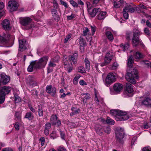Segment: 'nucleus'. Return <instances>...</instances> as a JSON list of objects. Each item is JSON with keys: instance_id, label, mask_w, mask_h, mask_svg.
<instances>
[{"instance_id": "nucleus-46", "label": "nucleus", "mask_w": 151, "mask_h": 151, "mask_svg": "<svg viewBox=\"0 0 151 151\" xmlns=\"http://www.w3.org/2000/svg\"><path fill=\"white\" fill-rule=\"evenodd\" d=\"M90 33V31L87 27H85V29L83 31V35L86 36L87 34H89Z\"/></svg>"}, {"instance_id": "nucleus-6", "label": "nucleus", "mask_w": 151, "mask_h": 151, "mask_svg": "<svg viewBox=\"0 0 151 151\" xmlns=\"http://www.w3.org/2000/svg\"><path fill=\"white\" fill-rule=\"evenodd\" d=\"M86 4L88 8V12L89 14L92 17H95L97 14L101 11V9L97 7L91 9L92 5L89 2H87Z\"/></svg>"}, {"instance_id": "nucleus-12", "label": "nucleus", "mask_w": 151, "mask_h": 151, "mask_svg": "<svg viewBox=\"0 0 151 151\" xmlns=\"http://www.w3.org/2000/svg\"><path fill=\"white\" fill-rule=\"evenodd\" d=\"M46 91L48 93L54 96L56 93V88L55 87L52 86L51 85H47L46 87Z\"/></svg>"}, {"instance_id": "nucleus-31", "label": "nucleus", "mask_w": 151, "mask_h": 151, "mask_svg": "<svg viewBox=\"0 0 151 151\" xmlns=\"http://www.w3.org/2000/svg\"><path fill=\"white\" fill-rule=\"evenodd\" d=\"M120 47L124 51L127 50L129 47V45L128 43L121 44Z\"/></svg>"}, {"instance_id": "nucleus-4", "label": "nucleus", "mask_w": 151, "mask_h": 151, "mask_svg": "<svg viewBox=\"0 0 151 151\" xmlns=\"http://www.w3.org/2000/svg\"><path fill=\"white\" fill-rule=\"evenodd\" d=\"M116 138L117 142L122 144L125 134L124 129L122 128H117L115 132Z\"/></svg>"}, {"instance_id": "nucleus-26", "label": "nucleus", "mask_w": 151, "mask_h": 151, "mask_svg": "<svg viewBox=\"0 0 151 151\" xmlns=\"http://www.w3.org/2000/svg\"><path fill=\"white\" fill-rule=\"evenodd\" d=\"M142 104L147 106H150L151 105V99L149 97L146 98L142 102Z\"/></svg>"}, {"instance_id": "nucleus-48", "label": "nucleus", "mask_w": 151, "mask_h": 151, "mask_svg": "<svg viewBox=\"0 0 151 151\" xmlns=\"http://www.w3.org/2000/svg\"><path fill=\"white\" fill-rule=\"evenodd\" d=\"M132 35V32L131 31H127L126 33V39L128 40H130V36Z\"/></svg>"}, {"instance_id": "nucleus-56", "label": "nucleus", "mask_w": 151, "mask_h": 151, "mask_svg": "<svg viewBox=\"0 0 151 151\" xmlns=\"http://www.w3.org/2000/svg\"><path fill=\"white\" fill-rule=\"evenodd\" d=\"M14 127L17 130H18L19 129V123L18 122H15L14 125Z\"/></svg>"}, {"instance_id": "nucleus-58", "label": "nucleus", "mask_w": 151, "mask_h": 151, "mask_svg": "<svg viewBox=\"0 0 151 151\" xmlns=\"http://www.w3.org/2000/svg\"><path fill=\"white\" fill-rule=\"evenodd\" d=\"M51 127V125L50 123H47L45 126V129H49Z\"/></svg>"}, {"instance_id": "nucleus-16", "label": "nucleus", "mask_w": 151, "mask_h": 151, "mask_svg": "<svg viewBox=\"0 0 151 151\" xmlns=\"http://www.w3.org/2000/svg\"><path fill=\"white\" fill-rule=\"evenodd\" d=\"M133 91V88L132 85L129 83H127L125 88L124 95L132 93Z\"/></svg>"}, {"instance_id": "nucleus-27", "label": "nucleus", "mask_w": 151, "mask_h": 151, "mask_svg": "<svg viewBox=\"0 0 151 151\" xmlns=\"http://www.w3.org/2000/svg\"><path fill=\"white\" fill-rule=\"evenodd\" d=\"M34 118L33 114L30 111L27 112L24 116V118L27 119L29 120H32Z\"/></svg>"}, {"instance_id": "nucleus-50", "label": "nucleus", "mask_w": 151, "mask_h": 151, "mask_svg": "<svg viewBox=\"0 0 151 151\" xmlns=\"http://www.w3.org/2000/svg\"><path fill=\"white\" fill-rule=\"evenodd\" d=\"M50 137L53 139H54L57 136L56 132L55 131H53L50 134Z\"/></svg>"}, {"instance_id": "nucleus-38", "label": "nucleus", "mask_w": 151, "mask_h": 151, "mask_svg": "<svg viewBox=\"0 0 151 151\" xmlns=\"http://www.w3.org/2000/svg\"><path fill=\"white\" fill-rule=\"evenodd\" d=\"M119 66V64L116 62H115L113 63L111 66V69L112 70H116L118 68Z\"/></svg>"}, {"instance_id": "nucleus-34", "label": "nucleus", "mask_w": 151, "mask_h": 151, "mask_svg": "<svg viewBox=\"0 0 151 151\" xmlns=\"http://www.w3.org/2000/svg\"><path fill=\"white\" fill-rule=\"evenodd\" d=\"M48 65V67L47 68L48 72V73H50L52 71V69H50V68L55 67L56 66V65L53 62L50 61Z\"/></svg>"}, {"instance_id": "nucleus-14", "label": "nucleus", "mask_w": 151, "mask_h": 151, "mask_svg": "<svg viewBox=\"0 0 151 151\" xmlns=\"http://www.w3.org/2000/svg\"><path fill=\"white\" fill-rule=\"evenodd\" d=\"M69 61L64 59L63 63H64V68L69 73L71 72L73 70V66L71 63H69Z\"/></svg>"}, {"instance_id": "nucleus-9", "label": "nucleus", "mask_w": 151, "mask_h": 151, "mask_svg": "<svg viewBox=\"0 0 151 151\" xmlns=\"http://www.w3.org/2000/svg\"><path fill=\"white\" fill-rule=\"evenodd\" d=\"M8 6L10 11L12 12L17 10L18 7V4L15 0H11L9 1Z\"/></svg>"}, {"instance_id": "nucleus-54", "label": "nucleus", "mask_w": 151, "mask_h": 151, "mask_svg": "<svg viewBox=\"0 0 151 151\" xmlns=\"http://www.w3.org/2000/svg\"><path fill=\"white\" fill-rule=\"evenodd\" d=\"M57 151H67L63 147L60 146L57 149Z\"/></svg>"}, {"instance_id": "nucleus-63", "label": "nucleus", "mask_w": 151, "mask_h": 151, "mask_svg": "<svg viewBox=\"0 0 151 151\" xmlns=\"http://www.w3.org/2000/svg\"><path fill=\"white\" fill-rule=\"evenodd\" d=\"M149 125H148V123L147 122H145L144 123L143 128L145 129H147L149 128Z\"/></svg>"}, {"instance_id": "nucleus-25", "label": "nucleus", "mask_w": 151, "mask_h": 151, "mask_svg": "<svg viewBox=\"0 0 151 151\" xmlns=\"http://www.w3.org/2000/svg\"><path fill=\"white\" fill-rule=\"evenodd\" d=\"M106 12L103 11H100L99 12L98 15V19L99 20L103 19L106 17Z\"/></svg>"}, {"instance_id": "nucleus-2", "label": "nucleus", "mask_w": 151, "mask_h": 151, "mask_svg": "<svg viewBox=\"0 0 151 151\" xmlns=\"http://www.w3.org/2000/svg\"><path fill=\"white\" fill-rule=\"evenodd\" d=\"M111 115L115 117V119L117 121H123L128 119L129 116L126 112L116 110H112L110 111Z\"/></svg>"}, {"instance_id": "nucleus-1", "label": "nucleus", "mask_w": 151, "mask_h": 151, "mask_svg": "<svg viewBox=\"0 0 151 151\" xmlns=\"http://www.w3.org/2000/svg\"><path fill=\"white\" fill-rule=\"evenodd\" d=\"M48 58L47 56H44L40 58L38 60L32 61L27 68V70L29 72H31L33 71L34 69H39L45 67Z\"/></svg>"}, {"instance_id": "nucleus-20", "label": "nucleus", "mask_w": 151, "mask_h": 151, "mask_svg": "<svg viewBox=\"0 0 151 151\" xmlns=\"http://www.w3.org/2000/svg\"><path fill=\"white\" fill-rule=\"evenodd\" d=\"M95 96L94 100L97 104H99V102L101 103L103 102V99L100 96L99 93L95 91Z\"/></svg>"}, {"instance_id": "nucleus-32", "label": "nucleus", "mask_w": 151, "mask_h": 151, "mask_svg": "<svg viewBox=\"0 0 151 151\" xmlns=\"http://www.w3.org/2000/svg\"><path fill=\"white\" fill-rule=\"evenodd\" d=\"M133 37H139V36L141 35V32L136 29H134L133 30Z\"/></svg>"}, {"instance_id": "nucleus-15", "label": "nucleus", "mask_w": 151, "mask_h": 151, "mask_svg": "<svg viewBox=\"0 0 151 151\" xmlns=\"http://www.w3.org/2000/svg\"><path fill=\"white\" fill-rule=\"evenodd\" d=\"M0 77L1 83H2L4 84L5 85L7 83L10 81V77L6 75L4 73L0 74Z\"/></svg>"}, {"instance_id": "nucleus-33", "label": "nucleus", "mask_w": 151, "mask_h": 151, "mask_svg": "<svg viewBox=\"0 0 151 151\" xmlns=\"http://www.w3.org/2000/svg\"><path fill=\"white\" fill-rule=\"evenodd\" d=\"M133 57L132 55L129 56L128 59L127 65L128 67L131 68L132 66L133 61L132 60Z\"/></svg>"}, {"instance_id": "nucleus-28", "label": "nucleus", "mask_w": 151, "mask_h": 151, "mask_svg": "<svg viewBox=\"0 0 151 151\" xmlns=\"http://www.w3.org/2000/svg\"><path fill=\"white\" fill-rule=\"evenodd\" d=\"M27 83H29L30 85H33L35 84V82L34 81V78L31 76H28L27 78Z\"/></svg>"}, {"instance_id": "nucleus-59", "label": "nucleus", "mask_w": 151, "mask_h": 151, "mask_svg": "<svg viewBox=\"0 0 151 151\" xmlns=\"http://www.w3.org/2000/svg\"><path fill=\"white\" fill-rule=\"evenodd\" d=\"M40 141L41 142V145L42 146H43L45 141V138L44 137H42L40 138Z\"/></svg>"}, {"instance_id": "nucleus-23", "label": "nucleus", "mask_w": 151, "mask_h": 151, "mask_svg": "<svg viewBox=\"0 0 151 151\" xmlns=\"http://www.w3.org/2000/svg\"><path fill=\"white\" fill-rule=\"evenodd\" d=\"M122 85L118 83H115L114 86V90L117 92L120 91L122 89Z\"/></svg>"}, {"instance_id": "nucleus-29", "label": "nucleus", "mask_w": 151, "mask_h": 151, "mask_svg": "<svg viewBox=\"0 0 151 151\" xmlns=\"http://www.w3.org/2000/svg\"><path fill=\"white\" fill-rule=\"evenodd\" d=\"M86 66V71H88L90 69V62L88 58H86L84 60Z\"/></svg>"}, {"instance_id": "nucleus-64", "label": "nucleus", "mask_w": 151, "mask_h": 151, "mask_svg": "<svg viewBox=\"0 0 151 151\" xmlns=\"http://www.w3.org/2000/svg\"><path fill=\"white\" fill-rule=\"evenodd\" d=\"M142 151H151V149L149 147H145L142 149Z\"/></svg>"}, {"instance_id": "nucleus-51", "label": "nucleus", "mask_w": 151, "mask_h": 151, "mask_svg": "<svg viewBox=\"0 0 151 151\" xmlns=\"http://www.w3.org/2000/svg\"><path fill=\"white\" fill-rule=\"evenodd\" d=\"M16 116V118H15V120H16V121H19L21 120V118L20 116L18 114V113L17 112L16 113L15 115Z\"/></svg>"}, {"instance_id": "nucleus-35", "label": "nucleus", "mask_w": 151, "mask_h": 151, "mask_svg": "<svg viewBox=\"0 0 151 151\" xmlns=\"http://www.w3.org/2000/svg\"><path fill=\"white\" fill-rule=\"evenodd\" d=\"M113 7L116 9L119 8L121 6V4L119 1H114Z\"/></svg>"}, {"instance_id": "nucleus-39", "label": "nucleus", "mask_w": 151, "mask_h": 151, "mask_svg": "<svg viewBox=\"0 0 151 151\" xmlns=\"http://www.w3.org/2000/svg\"><path fill=\"white\" fill-rule=\"evenodd\" d=\"M82 95H85V96L83 98V102H84L85 101L86 102V100L89 99L90 98V94L89 93H87L86 94L85 93H82L81 94Z\"/></svg>"}, {"instance_id": "nucleus-49", "label": "nucleus", "mask_w": 151, "mask_h": 151, "mask_svg": "<svg viewBox=\"0 0 151 151\" xmlns=\"http://www.w3.org/2000/svg\"><path fill=\"white\" fill-rule=\"evenodd\" d=\"M52 3L53 4V7H54L53 9H58L59 8L58 5L56 1L54 0Z\"/></svg>"}, {"instance_id": "nucleus-13", "label": "nucleus", "mask_w": 151, "mask_h": 151, "mask_svg": "<svg viewBox=\"0 0 151 151\" xmlns=\"http://www.w3.org/2000/svg\"><path fill=\"white\" fill-rule=\"evenodd\" d=\"M50 122L52 124L60 126L61 124V121L58 119V118L56 115H52L50 118Z\"/></svg>"}, {"instance_id": "nucleus-11", "label": "nucleus", "mask_w": 151, "mask_h": 151, "mask_svg": "<svg viewBox=\"0 0 151 151\" xmlns=\"http://www.w3.org/2000/svg\"><path fill=\"white\" fill-rule=\"evenodd\" d=\"M14 39V36L13 35L11 36L9 33L6 34L4 33L3 36L0 37V40L1 42L3 43H7L9 40H13Z\"/></svg>"}, {"instance_id": "nucleus-8", "label": "nucleus", "mask_w": 151, "mask_h": 151, "mask_svg": "<svg viewBox=\"0 0 151 151\" xmlns=\"http://www.w3.org/2000/svg\"><path fill=\"white\" fill-rule=\"evenodd\" d=\"M136 77V74H133L132 72L127 73L126 75L125 78L127 81L132 84H134L136 83V81L134 79Z\"/></svg>"}, {"instance_id": "nucleus-61", "label": "nucleus", "mask_w": 151, "mask_h": 151, "mask_svg": "<svg viewBox=\"0 0 151 151\" xmlns=\"http://www.w3.org/2000/svg\"><path fill=\"white\" fill-rule=\"evenodd\" d=\"M96 132L99 135H101L102 134V132L101 129H96Z\"/></svg>"}, {"instance_id": "nucleus-21", "label": "nucleus", "mask_w": 151, "mask_h": 151, "mask_svg": "<svg viewBox=\"0 0 151 151\" xmlns=\"http://www.w3.org/2000/svg\"><path fill=\"white\" fill-rule=\"evenodd\" d=\"M78 56L77 53H75L69 56V62L72 61L74 64H75L77 63V58Z\"/></svg>"}, {"instance_id": "nucleus-62", "label": "nucleus", "mask_w": 151, "mask_h": 151, "mask_svg": "<svg viewBox=\"0 0 151 151\" xmlns=\"http://www.w3.org/2000/svg\"><path fill=\"white\" fill-rule=\"evenodd\" d=\"M32 94L34 96V97L36 98L37 97V90H33L32 91Z\"/></svg>"}, {"instance_id": "nucleus-55", "label": "nucleus", "mask_w": 151, "mask_h": 151, "mask_svg": "<svg viewBox=\"0 0 151 151\" xmlns=\"http://www.w3.org/2000/svg\"><path fill=\"white\" fill-rule=\"evenodd\" d=\"M145 33L148 35H150V32L149 29L147 28H145L144 29Z\"/></svg>"}, {"instance_id": "nucleus-57", "label": "nucleus", "mask_w": 151, "mask_h": 151, "mask_svg": "<svg viewBox=\"0 0 151 151\" xmlns=\"http://www.w3.org/2000/svg\"><path fill=\"white\" fill-rule=\"evenodd\" d=\"M123 16L124 18L126 19H128L129 17V14L128 13V12L123 11Z\"/></svg>"}, {"instance_id": "nucleus-52", "label": "nucleus", "mask_w": 151, "mask_h": 151, "mask_svg": "<svg viewBox=\"0 0 151 151\" xmlns=\"http://www.w3.org/2000/svg\"><path fill=\"white\" fill-rule=\"evenodd\" d=\"M91 29L92 32V33L93 35L95 33L96 30V27L94 26H91Z\"/></svg>"}, {"instance_id": "nucleus-30", "label": "nucleus", "mask_w": 151, "mask_h": 151, "mask_svg": "<svg viewBox=\"0 0 151 151\" xmlns=\"http://www.w3.org/2000/svg\"><path fill=\"white\" fill-rule=\"evenodd\" d=\"M71 110L72 111V112L70 113V115L71 116L76 114L80 111V110L79 109L74 107H72L71 108Z\"/></svg>"}, {"instance_id": "nucleus-24", "label": "nucleus", "mask_w": 151, "mask_h": 151, "mask_svg": "<svg viewBox=\"0 0 151 151\" xmlns=\"http://www.w3.org/2000/svg\"><path fill=\"white\" fill-rule=\"evenodd\" d=\"M113 56L110 54L109 53H108L106 55V57L104 58V61L106 63L108 64L111 61L113 58Z\"/></svg>"}, {"instance_id": "nucleus-7", "label": "nucleus", "mask_w": 151, "mask_h": 151, "mask_svg": "<svg viewBox=\"0 0 151 151\" xmlns=\"http://www.w3.org/2000/svg\"><path fill=\"white\" fill-rule=\"evenodd\" d=\"M116 78V74L114 72H112L109 73L106 78L105 85L109 86L115 81Z\"/></svg>"}, {"instance_id": "nucleus-3", "label": "nucleus", "mask_w": 151, "mask_h": 151, "mask_svg": "<svg viewBox=\"0 0 151 151\" xmlns=\"http://www.w3.org/2000/svg\"><path fill=\"white\" fill-rule=\"evenodd\" d=\"M11 90V88L9 86H4L0 88V104L4 103L6 95L9 93Z\"/></svg>"}, {"instance_id": "nucleus-43", "label": "nucleus", "mask_w": 151, "mask_h": 151, "mask_svg": "<svg viewBox=\"0 0 151 151\" xmlns=\"http://www.w3.org/2000/svg\"><path fill=\"white\" fill-rule=\"evenodd\" d=\"M69 2L74 7H77L78 6V4L73 0H70Z\"/></svg>"}, {"instance_id": "nucleus-42", "label": "nucleus", "mask_w": 151, "mask_h": 151, "mask_svg": "<svg viewBox=\"0 0 151 151\" xmlns=\"http://www.w3.org/2000/svg\"><path fill=\"white\" fill-rule=\"evenodd\" d=\"M103 129L104 132L106 133L109 134L111 132V129L109 126L105 127Z\"/></svg>"}, {"instance_id": "nucleus-36", "label": "nucleus", "mask_w": 151, "mask_h": 151, "mask_svg": "<svg viewBox=\"0 0 151 151\" xmlns=\"http://www.w3.org/2000/svg\"><path fill=\"white\" fill-rule=\"evenodd\" d=\"M106 122L107 124L111 125H114L115 123L114 121L109 117H107Z\"/></svg>"}, {"instance_id": "nucleus-10", "label": "nucleus", "mask_w": 151, "mask_h": 151, "mask_svg": "<svg viewBox=\"0 0 151 151\" xmlns=\"http://www.w3.org/2000/svg\"><path fill=\"white\" fill-rule=\"evenodd\" d=\"M19 42V51L22 52L27 49L28 44L25 39L20 40Z\"/></svg>"}, {"instance_id": "nucleus-5", "label": "nucleus", "mask_w": 151, "mask_h": 151, "mask_svg": "<svg viewBox=\"0 0 151 151\" xmlns=\"http://www.w3.org/2000/svg\"><path fill=\"white\" fill-rule=\"evenodd\" d=\"M32 19L29 17L21 18L20 19V23L21 24L25 27L26 29H29L32 27Z\"/></svg>"}, {"instance_id": "nucleus-18", "label": "nucleus", "mask_w": 151, "mask_h": 151, "mask_svg": "<svg viewBox=\"0 0 151 151\" xmlns=\"http://www.w3.org/2000/svg\"><path fill=\"white\" fill-rule=\"evenodd\" d=\"M51 12L54 19L57 22L59 21L60 18L58 14L57 10L55 9H52L51 10Z\"/></svg>"}, {"instance_id": "nucleus-53", "label": "nucleus", "mask_w": 151, "mask_h": 151, "mask_svg": "<svg viewBox=\"0 0 151 151\" xmlns=\"http://www.w3.org/2000/svg\"><path fill=\"white\" fill-rule=\"evenodd\" d=\"M79 44L81 45L82 46L85 44V42H84V39L83 37H80L79 40Z\"/></svg>"}, {"instance_id": "nucleus-19", "label": "nucleus", "mask_w": 151, "mask_h": 151, "mask_svg": "<svg viewBox=\"0 0 151 151\" xmlns=\"http://www.w3.org/2000/svg\"><path fill=\"white\" fill-rule=\"evenodd\" d=\"M108 29L107 27H105L104 28L106 30L105 35L108 39L109 41H112L114 39V37L111 32Z\"/></svg>"}, {"instance_id": "nucleus-17", "label": "nucleus", "mask_w": 151, "mask_h": 151, "mask_svg": "<svg viewBox=\"0 0 151 151\" xmlns=\"http://www.w3.org/2000/svg\"><path fill=\"white\" fill-rule=\"evenodd\" d=\"M1 24L2 27L5 30H9L11 28L9 22L7 19H4L3 20Z\"/></svg>"}, {"instance_id": "nucleus-44", "label": "nucleus", "mask_w": 151, "mask_h": 151, "mask_svg": "<svg viewBox=\"0 0 151 151\" xmlns=\"http://www.w3.org/2000/svg\"><path fill=\"white\" fill-rule=\"evenodd\" d=\"M78 71L81 73H86V70L84 67L82 66H80L78 68Z\"/></svg>"}, {"instance_id": "nucleus-40", "label": "nucleus", "mask_w": 151, "mask_h": 151, "mask_svg": "<svg viewBox=\"0 0 151 151\" xmlns=\"http://www.w3.org/2000/svg\"><path fill=\"white\" fill-rule=\"evenodd\" d=\"M38 114L40 116H43V111L42 108L39 105L38 106Z\"/></svg>"}, {"instance_id": "nucleus-37", "label": "nucleus", "mask_w": 151, "mask_h": 151, "mask_svg": "<svg viewBox=\"0 0 151 151\" xmlns=\"http://www.w3.org/2000/svg\"><path fill=\"white\" fill-rule=\"evenodd\" d=\"M134 58L136 60H137L142 58V56L141 53L139 52H137L134 55Z\"/></svg>"}, {"instance_id": "nucleus-60", "label": "nucleus", "mask_w": 151, "mask_h": 151, "mask_svg": "<svg viewBox=\"0 0 151 151\" xmlns=\"http://www.w3.org/2000/svg\"><path fill=\"white\" fill-rule=\"evenodd\" d=\"M75 17V15L73 14H72L70 16H68L67 17V19L68 20H71L74 18Z\"/></svg>"}, {"instance_id": "nucleus-45", "label": "nucleus", "mask_w": 151, "mask_h": 151, "mask_svg": "<svg viewBox=\"0 0 151 151\" xmlns=\"http://www.w3.org/2000/svg\"><path fill=\"white\" fill-rule=\"evenodd\" d=\"M91 2L92 5L94 6H97L99 4V2L100 0H90Z\"/></svg>"}, {"instance_id": "nucleus-47", "label": "nucleus", "mask_w": 151, "mask_h": 151, "mask_svg": "<svg viewBox=\"0 0 151 151\" xmlns=\"http://www.w3.org/2000/svg\"><path fill=\"white\" fill-rule=\"evenodd\" d=\"M72 36V35L71 34H69L67 35L65 38V39L64 42V43H66L71 38Z\"/></svg>"}, {"instance_id": "nucleus-22", "label": "nucleus", "mask_w": 151, "mask_h": 151, "mask_svg": "<svg viewBox=\"0 0 151 151\" xmlns=\"http://www.w3.org/2000/svg\"><path fill=\"white\" fill-rule=\"evenodd\" d=\"M132 41L134 46H137L139 44L141 43V41L140 40L139 37H133Z\"/></svg>"}, {"instance_id": "nucleus-41", "label": "nucleus", "mask_w": 151, "mask_h": 151, "mask_svg": "<svg viewBox=\"0 0 151 151\" xmlns=\"http://www.w3.org/2000/svg\"><path fill=\"white\" fill-rule=\"evenodd\" d=\"M81 77L79 75L76 76L73 80V83L74 84H77L78 83V80Z\"/></svg>"}]
</instances>
